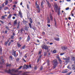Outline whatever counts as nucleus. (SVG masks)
Here are the masks:
<instances>
[{
  "mask_svg": "<svg viewBox=\"0 0 75 75\" xmlns=\"http://www.w3.org/2000/svg\"><path fill=\"white\" fill-rule=\"evenodd\" d=\"M11 44V42H10L8 43V46H10V44Z\"/></svg>",
  "mask_w": 75,
  "mask_h": 75,
  "instance_id": "57",
  "label": "nucleus"
},
{
  "mask_svg": "<svg viewBox=\"0 0 75 75\" xmlns=\"http://www.w3.org/2000/svg\"><path fill=\"white\" fill-rule=\"evenodd\" d=\"M57 14L59 16L60 15V10H59L58 12H57Z\"/></svg>",
  "mask_w": 75,
  "mask_h": 75,
  "instance_id": "33",
  "label": "nucleus"
},
{
  "mask_svg": "<svg viewBox=\"0 0 75 75\" xmlns=\"http://www.w3.org/2000/svg\"><path fill=\"white\" fill-rule=\"evenodd\" d=\"M42 56V55H40V56L39 57V59H40V58H41V57Z\"/></svg>",
  "mask_w": 75,
  "mask_h": 75,
  "instance_id": "61",
  "label": "nucleus"
},
{
  "mask_svg": "<svg viewBox=\"0 0 75 75\" xmlns=\"http://www.w3.org/2000/svg\"><path fill=\"white\" fill-rule=\"evenodd\" d=\"M4 7V4H3L2 5L1 7H0V8H2V7Z\"/></svg>",
  "mask_w": 75,
  "mask_h": 75,
  "instance_id": "42",
  "label": "nucleus"
},
{
  "mask_svg": "<svg viewBox=\"0 0 75 75\" xmlns=\"http://www.w3.org/2000/svg\"><path fill=\"white\" fill-rule=\"evenodd\" d=\"M17 45L18 47H21V45L18 44V43Z\"/></svg>",
  "mask_w": 75,
  "mask_h": 75,
  "instance_id": "38",
  "label": "nucleus"
},
{
  "mask_svg": "<svg viewBox=\"0 0 75 75\" xmlns=\"http://www.w3.org/2000/svg\"><path fill=\"white\" fill-rule=\"evenodd\" d=\"M45 48L44 49H45V50H48V47L46 45V46H45Z\"/></svg>",
  "mask_w": 75,
  "mask_h": 75,
  "instance_id": "24",
  "label": "nucleus"
},
{
  "mask_svg": "<svg viewBox=\"0 0 75 75\" xmlns=\"http://www.w3.org/2000/svg\"><path fill=\"white\" fill-rule=\"evenodd\" d=\"M8 2L7 1H6V2H5V4L6 5H7V4H8Z\"/></svg>",
  "mask_w": 75,
  "mask_h": 75,
  "instance_id": "40",
  "label": "nucleus"
},
{
  "mask_svg": "<svg viewBox=\"0 0 75 75\" xmlns=\"http://www.w3.org/2000/svg\"><path fill=\"white\" fill-rule=\"evenodd\" d=\"M68 70L66 69L64 71H63L62 73H67V72H68V71H67Z\"/></svg>",
  "mask_w": 75,
  "mask_h": 75,
  "instance_id": "27",
  "label": "nucleus"
},
{
  "mask_svg": "<svg viewBox=\"0 0 75 75\" xmlns=\"http://www.w3.org/2000/svg\"><path fill=\"white\" fill-rule=\"evenodd\" d=\"M0 51L1 52V51H2V49L1 48V47H0Z\"/></svg>",
  "mask_w": 75,
  "mask_h": 75,
  "instance_id": "54",
  "label": "nucleus"
},
{
  "mask_svg": "<svg viewBox=\"0 0 75 75\" xmlns=\"http://www.w3.org/2000/svg\"><path fill=\"white\" fill-rule=\"evenodd\" d=\"M1 61H2V62H4V60L3 59L1 60Z\"/></svg>",
  "mask_w": 75,
  "mask_h": 75,
  "instance_id": "62",
  "label": "nucleus"
},
{
  "mask_svg": "<svg viewBox=\"0 0 75 75\" xmlns=\"http://www.w3.org/2000/svg\"><path fill=\"white\" fill-rule=\"evenodd\" d=\"M47 24H50V19L49 18V17H47Z\"/></svg>",
  "mask_w": 75,
  "mask_h": 75,
  "instance_id": "19",
  "label": "nucleus"
},
{
  "mask_svg": "<svg viewBox=\"0 0 75 75\" xmlns=\"http://www.w3.org/2000/svg\"><path fill=\"white\" fill-rule=\"evenodd\" d=\"M47 2L49 7V8H51V4L50 3L49 1H47Z\"/></svg>",
  "mask_w": 75,
  "mask_h": 75,
  "instance_id": "6",
  "label": "nucleus"
},
{
  "mask_svg": "<svg viewBox=\"0 0 75 75\" xmlns=\"http://www.w3.org/2000/svg\"><path fill=\"white\" fill-rule=\"evenodd\" d=\"M40 58H38V60H37V62H39V61H40Z\"/></svg>",
  "mask_w": 75,
  "mask_h": 75,
  "instance_id": "59",
  "label": "nucleus"
},
{
  "mask_svg": "<svg viewBox=\"0 0 75 75\" xmlns=\"http://www.w3.org/2000/svg\"><path fill=\"white\" fill-rule=\"evenodd\" d=\"M11 14H10L8 16V18H11Z\"/></svg>",
  "mask_w": 75,
  "mask_h": 75,
  "instance_id": "28",
  "label": "nucleus"
},
{
  "mask_svg": "<svg viewBox=\"0 0 75 75\" xmlns=\"http://www.w3.org/2000/svg\"><path fill=\"white\" fill-rule=\"evenodd\" d=\"M42 5H43L42 1V2H41V6H42V8H43L44 7L43 6H42Z\"/></svg>",
  "mask_w": 75,
  "mask_h": 75,
  "instance_id": "44",
  "label": "nucleus"
},
{
  "mask_svg": "<svg viewBox=\"0 0 75 75\" xmlns=\"http://www.w3.org/2000/svg\"><path fill=\"white\" fill-rule=\"evenodd\" d=\"M29 20L30 23L32 24L33 23V19L31 18H29Z\"/></svg>",
  "mask_w": 75,
  "mask_h": 75,
  "instance_id": "21",
  "label": "nucleus"
},
{
  "mask_svg": "<svg viewBox=\"0 0 75 75\" xmlns=\"http://www.w3.org/2000/svg\"><path fill=\"white\" fill-rule=\"evenodd\" d=\"M27 7L28 9H29V5L28 4H27Z\"/></svg>",
  "mask_w": 75,
  "mask_h": 75,
  "instance_id": "56",
  "label": "nucleus"
},
{
  "mask_svg": "<svg viewBox=\"0 0 75 75\" xmlns=\"http://www.w3.org/2000/svg\"><path fill=\"white\" fill-rule=\"evenodd\" d=\"M14 36L13 35H12L11 37V39H13L14 38Z\"/></svg>",
  "mask_w": 75,
  "mask_h": 75,
  "instance_id": "47",
  "label": "nucleus"
},
{
  "mask_svg": "<svg viewBox=\"0 0 75 75\" xmlns=\"http://www.w3.org/2000/svg\"><path fill=\"white\" fill-rule=\"evenodd\" d=\"M23 28H21V30H18V33L20 32V33H23Z\"/></svg>",
  "mask_w": 75,
  "mask_h": 75,
  "instance_id": "17",
  "label": "nucleus"
},
{
  "mask_svg": "<svg viewBox=\"0 0 75 75\" xmlns=\"http://www.w3.org/2000/svg\"><path fill=\"white\" fill-rule=\"evenodd\" d=\"M16 51H13L12 53V54L13 55H14V57H17V55H16Z\"/></svg>",
  "mask_w": 75,
  "mask_h": 75,
  "instance_id": "8",
  "label": "nucleus"
},
{
  "mask_svg": "<svg viewBox=\"0 0 75 75\" xmlns=\"http://www.w3.org/2000/svg\"><path fill=\"white\" fill-rule=\"evenodd\" d=\"M64 54H65V53H61L60 54V55H63Z\"/></svg>",
  "mask_w": 75,
  "mask_h": 75,
  "instance_id": "49",
  "label": "nucleus"
},
{
  "mask_svg": "<svg viewBox=\"0 0 75 75\" xmlns=\"http://www.w3.org/2000/svg\"><path fill=\"white\" fill-rule=\"evenodd\" d=\"M35 5H36V7H39V5H38V4H37V2H36Z\"/></svg>",
  "mask_w": 75,
  "mask_h": 75,
  "instance_id": "32",
  "label": "nucleus"
},
{
  "mask_svg": "<svg viewBox=\"0 0 75 75\" xmlns=\"http://www.w3.org/2000/svg\"><path fill=\"white\" fill-rule=\"evenodd\" d=\"M53 62L54 64L53 68V69H55V67H56L57 66V64H58V62H57V60L56 59L53 60Z\"/></svg>",
  "mask_w": 75,
  "mask_h": 75,
  "instance_id": "2",
  "label": "nucleus"
},
{
  "mask_svg": "<svg viewBox=\"0 0 75 75\" xmlns=\"http://www.w3.org/2000/svg\"><path fill=\"white\" fill-rule=\"evenodd\" d=\"M24 57H25V58H26L27 57V54H25V56H24Z\"/></svg>",
  "mask_w": 75,
  "mask_h": 75,
  "instance_id": "43",
  "label": "nucleus"
},
{
  "mask_svg": "<svg viewBox=\"0 0 75 75\" xmlns=\"http://www.w3.org/2000/svg\"><path fill=\"white\" fill-rule=\"evenodd\" d=\"M29 25L30 28H31V23H29Z\"/></svg>",
  "mask_w": 75,
  "mask_h": 75,
  "instance_id": "37",
  "label": "nucleus"
},
{
  "mask_svg": "<svg viewBox=\"0 0 75 75\" xmlns=\"http://www.w3.org/2000/svg\"><path fill=\"white\" fill-rule=\"evenodd\" d=\"M61 48L62 50H67V47H65L64 46H62L61 47Z\"/></svg>",
  "mask_w": 75,
  "mask_h": 75,
  "instance_id": "10",
  "label": "nucleus"
},
{
  "mask_svg": "<svg viewBox=\"0 0 75 75\" xmlns=\"http://www.w3.org/2000/svg\"><path fill=\"white\" fill-rule=\"evenodd\" d=\"M58 59V61L60 63V64H62V61L61 60V59L59 58V57H57Z\"/></svg>",
  "mask_w": 75,
  "mask_h": 75,
  "instance_id": "7",
  "label": "nucleus"
},
{
  "mask_svg": "<svg viewBox=\"0 0 75 75\" xmlns=\"http://www.w3.org/2000/svg\"><path fill=\"white\" fill-rule=\"evenodd\" d=\"M29 66H28L25 64L24 65L23 67V69H27L28 68Z\"/></svg>",
  "mask_w": 75,
  "mask_h": 75,
  "instance_id": "5",
  "label": "nucleus"
},
{
  "mask_svg": "<svg viewBox=\"0 0 75 75\" xmlns=\"http://www.w3.org/2000/svg\"><path fill=\"white\" fill-rule=\"evenodd\" d=\"M38 8L37 12L38 13H40V7L39 6L38 7H37Z\"/></svg>",
  "mask_w": 75,
  "mask_h": 75,
  "instance_id": "13",
  "label": "nucleus"
},
{
  "mask_svg": "<svg viewBox=\"0 0 75 75\" xmlns=\"http://www.w3.org/2000/svg\"><path fill=\"white\" fill-rule=\"evenodd\" d=\"M55 40H56V41H59V38H55Z\"/></svg>",
  "mask_w": 75,
  "mask_h": 75,
  "instance_id": "35",
  "label": "nucleus"
},
{
  "mask_svg": "<svg viewBox=\"0 0 75 75\" xmlns=\"http://www.w3.org/2000/svg\"><path fill=\"white\" fill-rule=\"evenodd\" d=\"M19 14L21 18H23V16H22V13L21 12H19Z\"/></svg>",
  "mask_w": 75,
  "mask_h": 75,
  "instance_id": "15",
  "label": "nucleus"
},
{
  "mask_svg": "<svg viewBox=\"0 0 75 75\" xmlns=\"http://www.w3.org/2000/svg\"><path fill=\"white\" fill-rule=\"evenodd\" d=\"M17 24V21L16 20L14 22V24L15 25H16Z\"/></svg>",
  "mask_w": 75,
  "mask_h": 75,
  "instance_id": "26",
  "label": "nucleus"
},
{
  "mask_svg": "<svg viewBox=\"0 0 75 75\" xmlns=\"http://www.w3.org/2000/svg\"><path fill=\"white\" fill-rule=\"evenodd\" d=\"M71 60H73V61H75V58L74 57H72V59H71Z\"/></svg>",
  "mask_w": 75,
  "mask_h": 75,
  "instance_id": "41",
  "label": "nucleus"
},
{
  "mask_svg": "<svg viewBox=\"0 0 75 75\" xmlns=\"http://www.w3.org/2000/svg\"><path fill=\"white\" fill-rule=\"evenodd\" d=\"M28 67H29L30 68H31V64H29Z\"/></svg>",
  "mask_w": 75,
  "mask_h": 75,
  "instance_id": "64",
  "label": "nucleus"
},
{
  "mask_svg": "<svg viewBox=\"0 0 75 75\" xmlns=\"http://www.w3.org/2000/svg\"><path fill=\"white\" fill-rule=\"evenodd\" d=\"M34 69H35V70H37V67L36 66H35L34 67Z\"/></svg>",
  "mask_w": 75,
  "mask_h": 75,
  "instance_id": "60",
  "label": "nucleus"
},
{
  "mask_svg": "<svg viewBox=\"0 0 75 75\" xmlns=\"http://www.w3.org/2000/svg\"><path fill=\"white\" fill-rule=\"evenodd\" d=\"M6 28L9 31L10 30V29H9V28L6 25Z\"/></svg>",
  "mask_w": 75,
  "mask_h": 75,
  "instance_id": "30",
  "label": "nucleus"
},
{
  "mask_svg": "<svg viewBox=\"0 0 75 75\" xmlns=\"http://www.w3.org/2000/svg\"><path fill=\"white\" fill-rule=\"evenodd\" d=\"M42 69H43V66H41L40 68V71H42Z\"/></svg>",
  "mask_w": 75,
  "mask_h": 75,
  "instance_id": "34",
  "label": "nucleus"
},
{
  "mask_svg": "<svg viewBox=\"0 0 75 75\" xmlns=\"http://www.w3.org/2000/svg\"><path fill=\"white\" fill-rule=\"evenodd\" d=\"M53 53H56V52H57V51L56 50H54L53 51Z\"/></svg>",
  "mask_w": 75,
  "mask_h": 75,
  "instance_id": "48",
  "label": "nucleus"
},
{
  "mask_svg": "<svg viewBox=\"0 0 75 75\" xmlns=\"http://www.w3.org/2000/svg\"><path fill=\"white\" fill-rule=\"evenodd\" d=\"M8 44V42H6L5 43V45L6 46H7V44Z\"/></svg>",
  "mask_w": 75,
  "mask_h": 75,
  "instance_id": "39",
  "label": "nucleus"
},
{
  "mask_svg": "<svg viewBox=\"0 0 75 75\" xmlns=\"http://www.w3.org/2000/svg\"><path fill=\"white\" fill-rule=\"evenodd\" d=\"M72 66V69H73V70H75V65L74 64H73L71 65Z\"/></svg>",
  "mask_w": 75,
  "mask_h": 75,
  "instance_id": "11",
  "label": "nucleus"
},
{
  "mask_svg": "<svg viewBox=\"0 0 75 75\" xmlns=\"http://www.w3.org/2000/svg\"><path fill=\"white\" fill-rule=\"evenodd\" d=\"M54 21L55 26V27H57V22L55 21V18H54Z\"/></svg>",
  "mask_w": 75,
  "mask_h": 75,
  "instance_id": "25",
  "label": "nucleus"
},
{
  "mask_svg": "<svg viewBox=\"0 0 75 75\" xmlns=\"http://www.w3.org/2000/svg\"><path fill=\"white\" fill-rule=\"evenodd\" d=\"M20 22H18V25L17 26V29H18L20 28Z\"/></svg>",
  "mask_w": 75,
  "mask_h": 75,
  "instance_id": "12",
  "label": "nucleus"
},
{
  "mask_svg": "<svg viewBox=\"0 0 75 75\" xmlns=\"http://www.w3.org/2000/svg\"><path fill=\"white\" fill-rule=\"evenodd\" d=\"M47 25L49 27H51V25L50 24H47Z\"/></svg>",
  "mask_w": 75,
  "mask_h": 75,
  "instance_id": "58",
  "label": "nucleus"
},
{
  "mask_svg": "<svg viewBox=\"0 0 75 75\" xmlns=\"http://www.w3.org/2000/svg\"><path fill=\"white\" fill-rule=\"evenodd\" d=\"M30 36L29 35H28L26 41H30Z\"/></svg>",
  "mask_w": 75,
  "mask_h": 75,
  "instance_id": "20",
  "label": "nucleus"
},
{
  "mask_svg": "<svg viewBox=\"0 0 75 75\" xmlns=\"http://www.w3.org/2000/svg\"><path fill=\"white\" fill-rule=\"evenodd\" d=\"M8 7H6L5 8V10H7V9H8Z\"/></svg>",
  "mask_w": 75,
  "mask_h": 75,
  "instance_id": "51",
  "label": "nucleus"
},
{
  "mask_svg": "<svg viewBox=\"0 0 75 75\" xmlns=\"http://www.w3.org/2000/svg\"><path fill=\"white\" fill-rule=\"evenodd\" d=\"M0 22H1V23L2 24H4V22H3V21H2L0 20Z\"/></svg>",
  "mask_w": 75,
  "mask_h": 75,
  "instance_id": "52",
  "label": "nucleus"
},
{
  "mask_svg": "<svg viewBox=\"0 0 75 75\" xmlns=\"http://www.w3.org/2000/svg\"><path fill=\"white\" fill-rule=\"evenodd\" d=\"M25 47V46L24 45L23 47H22L21 48V50H23V49H24Z\"/></svg>",
  "mask_w": 75,
  "mask_h": 75,
  "instance_id": "29",
  "label": "nucleus"
},
{
  "mask_svg": "<svg viewBox=\"0 0 75 75\" xmlns=\"http://www.w3.org/2000/svg\"><path fill=\"white\" fill-rule=\"evenodd\" d=\"M69 9V7H67L66 8V10H68Z\"/></svg>",
  "mask_w": 75,
  "mask_h": 75,
  "instance_id": "53",
  "label": "nucleus"
},
{
  "mask_svg": "<svg viewBox=\"0 0 75 75\" xmlns=\"http://www.w3.org/2000/svg\"><path fill=\"white\" fill-rule=\"evenodd\" d=\"M13 35L14 36H15L16 35V34H15V33H13Z\"/></svg>",
  "mask_w": 75,
  "mask_h": 75,
  "instance_id": "63",
  "label": "nucleus"
},
{
  "mask_svg": "<svg viewBox=\"0 0 75 75\" xmlns=\"http://www.w3.org/2000/svg\"><path fill=\"white\" fill-rule=\"evenodd\" d=\"M26 73H29V72H24V73L22 74V75H25V74Z\"/></svg>",
  "mask_w": 75,
  "mask_h": 75,
  "instance_id": "36",
  "label": "nucleus"
},
{
  "mask_svg": "<svg viewBox=\"0 0 75 75\" xmlns=\"http://www.w3.org/2000/svg\"><path fill=\"white\" fill-rule=\"evenodd\" d=\"M50 20H51V21H52L53 20V18H52V15L51 14L50 15Z\"/></svg>",
  "mask_w": 75,
  "mask_h": 75,
  "instance_id": "22",
  "label": "nucleus"
},
{
  "mask_svg": "<svg viewBox=\"0 0 75 75\" xmlns=\"http://www.w3.org/2000/svg\"><path fill=\"white\" fill-rule=\"evenodd\" d=\"M19 58H17L16 59V61L17 62H18V61H19Z\"/></svg>",
  "mask_w": 75,
  "mask_h": 75,
  "instance_id": "46",
  "label": "nucleus"
},
{
  "mask_svg": "<svg viewBox=\"0 0 75 75\" xmlns=\"http://www.w3.org/2000/svg\"><path fill=\"white\" fill-rule=\"evenodd\" d=\"M47 52H44V56H47Z\"/></svg>",
  "mask_w": 75,
  "mask_h": 75,
  "instance_id": "31",
  "label": "nucleus"
},
{
  "mask_svg": "<svg viewBox=\"0 0 75 75\" xmlns=\"http://www.w3.org/2000/svg\"><path fill=\"white\" fill-rule=\"evenodd\" d=\"M22 67H23L22 66H21L17 69H12L11 70V71L12 72L14 71V72L15 73H16V72H18V71H19V69H21Z\"/></svg>",
  "mask_w": 75,
  "mask_h": 75,
  "instance_id": "3",
  "label": "nucleus"
},
{
  "mask_svg": "<svg viewBox=\"0 0 75 75\" xmlns=\"http://www.w3.org/2000/svg\"><path fill=\"white\" fill-rule=\"evenodd\" d=\"M6 65L7 67H10L11 66V64H8V63L6 64Z\"/></svg>",
  "mask_w": 75,
  "mask_h": 75,
  "instance_id": "16",
  "label": "nucleus"
},
{
  "mask_svg": "<svg viewBox=\"0 0 75 75\" xmlns=\"http://www.w3.org/2000/svg\"><path fill=\"white\" fill-rule=\"evenodd\" d=\"M71 73H72L71 71L69 73L67 74V75H70V74H71Z\"/></svg>",
  "mask_w": 75,
  "mask_h": 75,
  "instance_id": "50",
  "label": "nucleus"
},
{
  "mask_svg": "<svg viewBox=\"0 0 75 75\" xmlns=\"http://www.w3.org/2000/svg\"><path fill=\"white\" fill-rule=\"evenodd\" d=\"M25 29L27 31H28V25H25Z\"/></svg>",
  "mask_w": 75,
  "mask_h": 75,
  "instance_id": "14",
  "label": "nucleus"
},
{
  "mask_svg": "<svg viewBox=\"0 0 75 75\" xmlns=\"http://www.w3.org/2000/svg\"><path fill=\"white\" fill-rule=\"evenodd\" d=\"M19 54H20V55L22 54L23 53V52H20V51H19Z\"/></svg>",
  "mask_w": 75,
  "mask_h": 75,
  "instance_id": "55",
  "label": "nucleus"
},
{
  "mask_svg": "<svg viewBox=\"0 0 75 75\" xmlns=\"http://www.w3.org/2000/svg\"><path fill=\"white\" fill-rule=\"evenodd\" d=\"M46 45H44V44H43L41 46V47L42 48V49H44L45 46H46Z\"/></svg>",
  "mask_w": 75,
  "mask_h": 75,
  "instance_id": "23",
  "label": "nucleus"
},
{
  "mask_svg": "<svg viewBox=\"0 0 75 75\" xmlns=\"http://www.w3.org/2000/svg\"><path fill=\"white\" fill-rule=\"evenodd\" d=\"M2 19H6V18H5V16H2Z\"/></svg>",
  "mask_w": 75,
  "mask_h": 75,
  "instance_id": "45",
  "label": "nucleus"
},
{
  "mask_svg": "<svg viewBox=\"0 0 75 75\" xmlns=\"http://www.w3.org/2000/svg\"><path fill=\"white\" fill-rule=\"evenodd\" d=\"M54 10H55L57 11L58 9V5L57 4H56L54 5Z\"/></svg>",
  "mask_w": 75,
  "mask_h": 75,
  "instance_id": "4",
  "label": "nucleus"
},
{
  "mask_svg": "<svg viewBox=\"0 0 75 75\" xmlns=\"http://www.w3.org/2000/svg\"><path fill=\"white\" fill-rule=\"evenodd\" d=\"M23 23L24 24H27V23H28V22L25 21V20H23Z\"/></svg>",
  "mask_w": 75,
  "mask_h": 75,
  "instance_id": "18",
  "label": "nucleus"
},
{
  "mask_svg": "<svg viewBox=\"0 0 75 75\" xmlns=\"http://www.w3.org/2000/svg\"><path fill=\"white\" fill-rule=\"evenodd\" d=\"M5 72H8V73H9V74H10L11 75H19L21 74H22V71H20L18 72H18V74H16L14 73V71L12 72L11 71V70H10V69H9V70H5Z\"/></svg>",
  "mask_w": 75,
  "mask_h": 75,
  "instance_id": "1",
  "label": "nucleus"
},
{
  "mask_svg": "<svg viewBox=\"0 0 75 75\" xmlns=\"http://www.w3.org/2000/svg\"><path fill=\"white\" fill-rule=\"evenodd\" d=\"M69 60H70V57H68V58L66 59V62H69Z\"/></svg>",
  "mask_w": 75,
  "mask_h": 75,
  "instance_id": "9",
  "label": "nucleus"
}]
</instances>
